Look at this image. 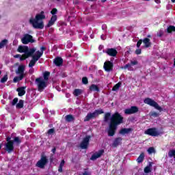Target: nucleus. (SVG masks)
I'll return each instance as SVG.
<instances>
[{
    "mask_svg": "<svg viewBox=\"0 0 175 175\" xmlns=\"http://www.w3.org/2000/svg\"><path fill=\"white\" fill-rule=\"evenodd\" d=\"M36 52V48L30 49L29 53H25L20 57V61H25L27 58H29V57H32L33 54Z\"/></svg>",
    "mask_w": 175,
    "mask_h": 175,
    "instance_id": "10",
    "label": "nucleus"
},
{
    "mask_svg": "<svg viewBox=\"0 0 175 175\" xmlns=\"http://www.w3.org/2000/svg\"><path fill=\"white\" fill-rule=\"evenodd\" d=\"M122 83L121 82H118L116 83L113 88H112V91H118L120 90V87H121Z\"/></svg>",
    "mask_w": 175,
    "mask_h": 175,
    "instance_id": "36",
    "label": "nucleus"
},
{
    "mask_svg": "<svg viewBox=\"0 0 175 175\" xmlns=\"http://www.w3.org/2000/svg\"><path fill=\"white\" fill-rule=\"evenodd\" d=\"M83 94V90L81 89H75L73 92V95L75 96H79Z\"/></svg>",
    "mask_w": 175,
    "mask_h": 175,
    "instance_id": "31",
    "label": "nucleus"
},
{
    "mask_svg": "<svg viewBox=\"0 0 175 175\" xmlns=\"http://www.w3.org/2000/svg\"><path fill=\"white\" fill-rule=\"evenodd\" d=\"M139 64V62L137 60L131 61L130 64L131 66H133L135 65H137Z\"/></svg>",
    "mask_w": 175,
    "mask_h": 175,
    "instance_id": "49",
    "label": "nucleus"
},
{
    "mask_svg": "<svg viewBox=\"0 0 175 175\" xmlns=\"http://www.w3.org/2000/svg\"><path fill=\"white\" fill-rule=\"evenodd\" d=\"M163 30H159V32L157 33V36L159 38H162V36H163Z\"/></svg>",
    "mask_w": 175,
    "mask_h": 175,
    "instance_id": "46",
    "label": "nucleus"
},
{
    "mask_svg": "<svg viewBox=\"0 0 175 175\" xmlns=\"http://www.w3.org/2000/svg\"><path fill=\"white\" fill-rule=\"evenodd\" d=\"M18 96H24L25 95V87H21L16 89Z\"/></svg>",
    "mask_w": 175,
    "mask_h": 175,
    "instance_id": "23",
    "label": "nucleus"
},
{
    "mask_svg": "<svg viewBox=\"0 0 175 175\" xmlns=\"http://www.w3.org/2000/svg\"><path fill=\"white\" fill-rule=\"evenodd\" d=\"M57 15L52 16L48 24L46 25V28H50V27H53V25L55 24V21H57Z\"/></svg>",
    "mask_w": 175,
    "mask_h": 175,
    "instance_id": "20",
    "label": "nucleus"
},
{
    "mask_svg": "<svg viewBox=\"0 0 175 175\" xmlns=\"http://www.w3.org/2000/svg\"><path fill=\"white\" fill-rule=\"evenodd\" d=\"M103 113H105V111H103V109H96L94 112L88 113L85 118H84L83 121L84 122H87L90 120L96 118V117H98L99 114H103Z\"/></svg>",
    "mask_w": 175,
    "mask_h": 175,
    "instance_id": "3",
    "label": "nucleus"
},
{
    "mask_svg": "<svg viewBox=\"0 0 175 175\" xmlns=\"http://www.w3.org/2000/svg\"><path fill=\"white\" fill-rule=\"evenodd\" d=\"M135 54H137V55H139V54H142V49H136Z\"/></svg>",
    "mask_w": 175,
    "mask_h": 175,
    "instance_id": "52",
    "label": "nucleus"
},
{
    "mask_svg": "<svg viewBox=\"0 0 175 175\" xmlns=\"http://www.w3.org/2000/svg\"><path fill=\"white\" fill-rule=\"evenodd\" d=\"M53 64H55L56 66H62L64 59L61 57H57L54 59Z\"/></svg>",
    "mask_w": 175,
    "mask_h": 175,
    "instance_id": "21",
    "label": "nucleus"
},
{
    "mask_svg": "<svg viewBox=\"0 0 175 175\" xmlns=\"http://www.w3.org/2000/svg\"><path fill=\"white\" fill-rule=\"evenodd\" d=\"M25 72V66L24 65H20L18 67V70L16 71V75H19V76H23V77H25V74L24 73Z\"/></svg>",
    "mask_w": 175,
    "mask_h": 175,
    "instance_id": "19",
    "label": "nucleus"
},
{
    "mask_svg": "<svg viewBox=\"0 0 175 175\" xmlns=\"http://www.w3.org/2000/svg\"><path fill=\"white\" fill-rule=\"evenodd\" d=\"M171 2H172V3H174L175 0H171Z\"/></svg>",
    "mask_w": 175,
    "mask_h": 175,
    "instance_id": "63",
    "label": "nucleus"
},
{
    "mask_svg": "<svg viewBox=\"0 0 175 175\" xmlns=\"http://www.w3.org/2000/svg\"><path fill=\"white\" fill-rule=\"evenodd\" d=\"M49 163V159H47V156L44 154H41L40 159L36 163V166L39 167L40 169H44L46 167V165Z\"/></svg>",
    "mask_w": 175,
    "mask_h": 175,
    "instance_id": "4",
    "label": "nucleus"
},
{
    "mask_svg": "<svg viewBox=\"0 0 175 175\" xmlns=\"http://www.w3.org/2000/svg\"><path fill=\"white\" fill-rule=\"evenodd\" d=\"M133 131V129L132 128H123L120 130L119 133L120 135H128L129 133H131Z\"/></svg>",
    "mask_w": 175,
    "mask_h": 175,
    "instance_id": "22",
    "label": "nucleus"
},
{
    "mask_svg": "<svg viewBox=\"0 0 175 175\" xmlns=\"http://www.w3.org/2000/svg\"><path fill=\"white\" fill-rule=\"evenodd\" d=\"M21 42L23 44H28L29 43H35V40H33V37L31 34L26 33L21 39Z\"/></svg>",
    "mask_w": 175,
    "mask_h": 175,
    "instance_id": "8",
    "label": "nucleus"
},
{
    "mask_svg": "<svg viewBox=\"0 0 175 175\" xmlns=\"http://www.w3.org/2000/svg\"><path fill=\"white\" fill-rule=\"evenodd\" d=\"M107 0H101V2H103V3H105V2H106Z\"/></svg>",
    "mask_w": 175,
    "mask_h": 175,
    "instance_id": "61",
    "label": "nucleus"
},
{
    "mask_svg": "<svg viewBox=\"0 0 175 175\" xmlns=\"http://www.w3.org/2000/svg\"><path fill=\"white\" fill-rule=\"evenodd\" d=\"M2 75V71L0 70V75Z\"/></svg>",
    "mask_w": 175,
    "mask_h": 175,
    "instance_id": "64",
    "label": "nucleus"
},
{
    "mask_svg": "<svg viewBox=\"0 0 175 175\" xmlns=\"http://www.w3.org/2000/svg\"><path fill=\"white\" fill-rule=\"evenodd\" d=\"M49 77H50V72L45 71L43 74V78L45 81H49Z\"/></svg>",
    "mask_w": 175,
    "mask_h": 175,
    "instance_id": "33",
    "label": "nucleus"
},
{
    "mask_svg": "<svg viewBox=\"0 0 175 175\" xmlns=\"http://www.w3.org/2000/svg\"><path fill=\"white\" fill-rule=\"evenodd\" d=\"M8 40L7 39H4L3 40H1V42H0V49H3V46H6V44H8Z\"/></svg>",
    "mask_w": 175,
    "mask_h": 175,
    "instance_id": "37",
    "label": "nucleus"
},
{
    "mask_svg": "<svg viewBox=\"0 0 175 175\" xmlns=\"http://www.w3.org/2000/svg\"><path fill=\"white\" fill-rule=\"evenodd\" d=\"M44 51H46V47L42 46L40 48V51H36V55H37L39 58H40L42 57V55H43V53H44Z\"/></svg>",
    "mask_w": 175,
    "mask_h": 175,
    "instance_id": "24",
    "label": "nucleus"
},
{
    "mask_svg": "<svg viewBox=\"0 0 175 175\" xmlns=\"http://www.w3.org/2000/svg\"><path fill=\"white\" fill-rule=\"evenodd\" d=\"M148 154H152L153 152H155V148H154V147H150L148 149Z\"/></svg>",
    "mask_w": 175,
    "mask_h": 175,
    "instance_id": "44",
    "label": "nucleus"
},
{
    "mask_svg": "<svg viewBox=\"0 0 175 175\" xmlns=\"http://www.w3.org/2000/svg\"><path fill=\"white\" fill-rule=\"evenodd\" d=\"M65 118L67 122H73L75 121V116L72 114L66 116Z\"/></svg>",
    "mask_w": 175,
    "mask_h": 175,
    "instance_id": "27",
    "label": "nucleus"
},
{
    "mask_svg": "<svg viewBox=\"0 0 175 175\" xmlns=\"http://www.w3.org/2000/svg\"><path fill=\"white\" fill-rule=\"evenodd\" d=\"M90 91H94V92H99L100 91V90L99 89V87H98L97 85L92 84L90 86Z\"/></svg>",
    "mask_w": 175,
    "mask_h": 175,
    "instance_id": "25",
    "label": "nucleus"
},
{
    "mask_svg": "<svg viewBox=\"0 0 175 175\" xmlns=\"http://www.w3.org/2000/svg\"><path fill=\"white\" fill-rule=\"evenodd\" d=\"M54 132H55V130L54 129H50L49 130H48V135H53V133H54Z\"/></svg>",
    "mask_w": 175,
    "mask_h": 175,
    "instance_id": "51",
    "label": "nucleus"
},
{
    "mask_svg": "<svg viewBox=\"0 0 175 175\" xmlns=\"http://www.w3.org/2000/svg\"><path fill=\"white\" fill-rule=\"evenodd\" d=\"M64 166H65V160H62L59 166V169H58V172L59 173H62V172H64L63 170V167Z\"/></svg>",
    "mask_w": 175,
    "mask_h": 175,
    "instance_id": "30",
    "label": "nucleus"
},
{
    "mask_svg": "<svg viewBox=\"0 0 175 175\" xmlns=\"http://www.w3.org/2000/svg\"><path fill=\"white\" fill-rule=\"evenodd\" d=\"M1 83H6V81H8V75H4L3 77H2L1 79Z\"/></svg>",
    "mask_w": 175,
    "mask_h": 175,
    "instance_id": "41",
    "label": "nucleus"
},
{
    "mask_svg": "<svg viewBox=\"0 0 175 175\" xmlns=\"http://www.w3.org/2000/svg\"><path fill=\"white\" fill-rule=\"evenodd\" d=\"M24 79V77L23 75H19L18 77H15L13 79L14 83H18V81H21Z\"/></svg>",
    "mask_w": 175,
    "mask_h": 175,
    "instance_id": "34",
    "label": "nucleus"
},
{
    "mask_svg": "<svg viewBox=\"0 0 175 175\" xmlns=\"http://www.w3.org/2000/svg\"><path fill=\"white\" fill-rule=\"evenodd\" d=\"M103 68L105 72H112L113 68H114V64H113L112 62L106 61L104 63Z\"/></svg>",
    "mask_w": 175,
    "mask_h": 175,
    "instance_id": "12",
    "label": "nucleus"
},
{
    "mask_svg": "<svg viewBox=\"0 0 175 175\" xmlns=\"http://www.w3.org/2000/svg\"><path fill=\"white\" fill-rule=\"evenodd\" d=\"M122 144V137H118L115 138L111 144V146L113 148H117L118 146H121Z\"/></svg>",
    "mask_w": 175,
    "mask_h": 175,
    "instance_id": "14",
    "label": "nucleus"
},
{
    "mask_svg": "<svg viewBox=\"0 0 175 175\" xmlns=\"http://www.w3.org/2000/svg\"><path fill=\"white\" fill-rule=\"evenodd\" d=\"M122 69H128V70H132V66L131 63H128L126 64L124 67L122 68Z\"/></svg>",
    "mask_w": 175,
    "mask_h": 175,
    "instance_id": "38",
    "label": "nucleus"
},
{
    "mask_svg": "<svg viewBox=\"0 0 175 175\" xmlns=\"http://www.w3.org/2000/svg\"><path fill=\"white\" fill-rule=\"evenodd\" d=\"M36 84L38 85V90L40 92L43 91L47 87V83H46V81L43 80V78L38 77L36 79Z\"/></svg>",
    "mask_w": 175,
    "mask_h": 175,
    "instance_id": "6",
    "label": "nucleus"
},
{
    "mask_svg": "<svg viewBox=\"0 0 175 175\" xmlns=\"http://www.w3.org/2000/svg\"><path fill=\"white\" fill-rule=\"evenodd\" d=\"M100 38L103 40H105V36H103V35H102L101 36H100Z\"/></svg>",
    "mask_w": 175,
    "mask_h": 175,
    "instance_id": "58",
    "label": "nucleus"
},
{
    "mask_svg": "<svg viewBox=\"0 0 175 175\" xmlns=\"http://www.w3.org/2000/svg\"><path fill=\"white\" fill-rule=\"evenodd\" d=\"M142 43H143V40H139L137 42V49L140 48V46H142Z\"/></svg>",
    "mask_w": 175,
    "mask_h": 175,
    "instance_id": "50",
    "label": "nucleus"
},
{
    "mask_svg": "<svg viewBox=\"0 0 175 175\" xmlns=\"http://www.w3.org/2000/svg\"><path fill=\"white\" fill-rule=\"evenodd\" d=\"M14 57L15 58H18V57H21V55L18 54V55H16Z\"/></svg>",
    "mask_w": 175,
    "mask_h": 175,
    "instance_id": "59",
    "label": "nucleus"
},
{
    "mask_svg": "<svg viewBox=\"0 0 175 175\" xmlns=\"http://www.w3.org/2000/svg\"><path fill=\"white\" fill-rule=\"evenodd\" d=\"M5 140H6L7 143H14V141L12 140V137H10V136L7 137Z\"/></svg>",
    "mask_w": 175,
    "mask_h": 175,
    "instance_id": "48",
    "label": "nucleus"
},
{
    "mask_svg": "<svg viewBox=\"0 0 175 175\" xmlns=\"http://www.w3.org/2000/svg\"><path fill=\"white\" fill-rule=\"evenodd\" d=\"M53 157H50V162H53Z\"/></svg>",
    "mask_w": 175,
    "mask_h": 175,
    "instance_id": "60",
    "label": "nucleus"
},
{
    "mask_svg": "<svg viewBox=\"0 0 175 175\" xmlns=\"http://www.w3.org/2000/svg\"><path fill=\"white\" fill-rule=\"evenodd\" d=\"M82 83H83V84H85V85L88 84V78H87V77H83Z\"/></svg>",
    "mask_w": 175,
    "mask_h": 175,
    "instance_id": "43",
    "label": "nucleus"
},
{
    "mask_svg": "<svg viewBox=\"0 0 175 175\" xmlns=\"http://www.w3.org/2000/svg\"><path fill=\"white\" fill-rule=\"evenodd\" d=\"M17 102H18V98H14L12 102V105L15 106V105H17Z\"/></svg>",
    "mask_w": 175,
    "mask_h": 175,
    "instance_id": "45",
    "label": "nucleus"
},
{
    "mask_svg": "<svg viewBox=\"0 0 175 175\" xmlns=\"http://www.w3.org/2000/svg\"><path fill=\"white\" fill-rule=\"evenodd\" d=\"M46 18V15H44V12L42 11L40 14H37L35 18H31L29 19V23L35 29H43L44 28V23L40 21L41 20H44Z\"/></svg>",
    "mask_w": 175,
    "mask_h": 175,
    "instance_id": "2",
    "label": "nucleus"
},
{
    "mask_svg": "<svg viewBox=\"0 0 175 175\" xmlns=\"http://www.w3.org/2000/svg\"><path fill=\"white\" fill-rule=\"evenodd\" d=\"M1 148H2V144H0V151Z\"/></svg>",
    "mask_w": 175,
    "mask_h": 175,
    "instance_id": "62",
    "label": "nucleus"
},
{
    "mask_svg": "<svg viewBox=\"0 0 175 175\" xmlns=\"http://www.w3.org/2000/svg\"><path fill=\"white\" fill-rule=\"evenodd\" d=\"M17 51L18 53H25V54H29V52L31 51V49H29L27 46H21V45H20L18 47Z\"/></svg>",
    "mask_w": 175,
    "mask_h": 175,
    "instance_id": "18",
    "label": "nucleus"
},
{
    "mask_svg": "<svg viewBox=\"0 0 175 175\" xmlns=\"http://www.w3.org/2000/svg\"><path fill=\"white\" fill-rule=\"evenodd\" d=\"M91 139V135H87L85 138L83 139L82 142L80 144V147L82 150H87L88 146H90V139Z\"/></svg>",
    "mask_w": 175,
    "mask_h": 175,
    "instance_id": "9",
    "label": "nucleus"
},
{
    "mask_svg": "<svg viewBox=\"0 0 175 175\" xmlns=\"http://www.w3.org/2000/svg\"><path fill=\"white\" fill-rule=\"evenodd\" d=\"M145 135H148L149 136L155 137L157 136H159V135H161V133L158 131V129L157 128L153 127L148 129L146 131H145Z\"/></svg>",
    "mask_w": 175,
    "mask_h": 175,
    "instance_id": "7",
    "label": "nucleus"
},
{
    "mask_svg": "<svg viewBox=\"0 0 175 175\" xmlns=\"http://www.w3.org/2000/svg\"><path fill=\"white\" fill-rule=\"evenodd\" d=\"M150 116L154 118L159 117V113L155 111H152L150 113Z\"/></svg>",
    "mask_w": 175,
    "mask_h": 175,
    "instance_id": "40",
    "label": "nucleus"
},
{
    "mask_svg": "<svg viewBox=\"0 0 175 175\" xmlns=\"http://www.w3.org/2000/svg\"><path fill=\"white\" fill-rule=\"evenodd\" d=\"M12 142H14V144L16 143V144H21V139H20V137H15Z\"/></svg>",
    "mask_w": 175,
    "mask_h": 175,
    "instance_id": "39",
    "label": "nucleus"
},
{
    "mask_svg": "<svg viewBox=\"0 0 175 175\" xmlns=\"http://www.w3.org/2000/svg\"><path fill=\"white\" fill-rule=\"evenodd\" d=\"M144 173H150L151 172V168L150 167H146L144 170Z\"/></svg>",
    "mask_w": 175,
    "mask_h": 175,
    "instance_id": "47",
    "label": "nucleus"
},
{
    "mask_svg": "<svg viewBox=\"0 0 175 175\" xmlns=\"http://www.w3.org/2000/svg\"><path fill=\"white\" fill-rule=\"evenodd\" d=\"M34 71H35V70H33V68L30 69V70H29V75H33V73Z\"/></svg>",
    "mask_w": 175,
    "mask_h": 175,
    "instance_id": "54",
    "label": "nucleus"
},
{
    "mask_svg": "<svg viewBox=\"0 0 175 175\" xmlns=\"http://www.w3.org/2000/svg\"><path fill=\"white\" fill-rule=\"evenodd\" d=\"M144 102V103H146V105H149V106H152V107H154V109H156L157 110H159V111L160 112L163 111L162 107L159 106V105L157 104V103L155 102V100H152V98H145Z\"/></svg>",
    "mask_w": 175,
    "mask_h": 175,
    "instance_id": "5",
    "label": "nucleus"
},
{
    "mask_svg": "<svg viewBox=\"0 0 175 175\" xmlns=\"http://www.w3.org/2000/svg\"><path fill=\"white\" fill-rule=\"evenodd\" d=\"M156 3H161V0H154Z\"/></svg>",
    "mask_w": 175,
    "mask_h": 175,
    "instance_id": "57",
    "label": "nucleus"
},
{
    "mask_svg": "<svg viewBox=\"0 0 175 175\" xmlns=\"http://www.w3.org/2000/svg\"><path fill=\"white\" fill-rule=\"evenodd\" d=\"M17 109H23L24 107V100H19L18 103L16 105Z\"/></svg>",
    "mask_w": 175,
    "mask_h": 175,
    "instance_id": "32",
    "label": "nucleus"
},
{
    "mask_svg": "<svg viewBox=\"0 0 175 175\" xmlns=\"http://www.w3.org/2000/svg\"><path fill=\"white\" fill-rule=\"evenodd\" d=\"M111 118V113L110 112H107L105 113L104 116V122H109L110 119Z\"/></svg>",
    "mask_w": 175,
    "mask_h": 175,
    "instance_id": "26",
    "label": "nucleus"
},
{
    "mask_svg": "<svg viewBox=\"0 0 175 175\" xmlns=\"http://www.w3.org/2000/svg\"><path fill=\"white\" fill-rule=\"evenodd\" d=\"M124 123V117L118 112H115L112 114L110 118L109 129L107 131L108 136L113 137L116 135L118 125Z\"/></svg>",
    "mask_w": 175,
    "mask_h": 175,
    "instance_id": "1",
    "label": "nucleus"
},
{
    "mask_svg": "<svg viewBox=\"0 0 175 175\" xmlns=\"http://www.w3.org/2000/svg\"><path fill=\"white\" fill-rule=\"evenodd\" d=\"M31 57H32V59L29 63V68H33V66H35V65L36 64V62H38V61L40 59V57H39V56H37L36 55H33Z\"/></svg>",
    "mask_w": 175,
    "mask_h": 175,
    "instance_id": "16",
    "label": "nucleus"
},
{
    "mask_svg": "<svg viewBox=\"0 0 175 175\" xmlns=\"http://www.w3.org/2000/svg\"><path fill=\"white\" fill-rule=\"evenodd\" d=\"M147 167H149L150 169H151L152 167V163L150 162L149 165L148 166H146Z\"/></svg>",
    "mask_w": 175,
    "mask_h": 175,
    "instance_id": "56",
    "label": "nucleus"
},
{
    "mask_svg": "<svg viewBox=\"0 0 175 175\" xmlns=\"http://www.w3.org/2000/svg\"><path fill=\"white\" fill-rule=\"evenodd\" d=\"M139 111V107L136 106H131V108L126 109L124 110V114L126 115H131V114H135Z\"/></svg>",
    "mask_w": 175,
    "mask_h": 175,
    "instance_id": "13",
    "label": "nucleus"
},
{
    "mask_svg": "<svg viewBox=\"0 0 175 175\" xmlns=\"http://www.w3.org/2000/svg\"><path fill=\"white\" fill-rule=\"evenodd\" d=\"M167 33H172V32H175V26L170 25L167 29Z\"/></svg>",
    "mask_w": 175,
    "mask_h": 175,
    "instance_id": "35",
    "label": "nucleus"
},
{
    "mask_svg": "<svg viewBox=\"0 0 175 175\" xmlns=\"http://www.w3.org/2000/svg\"><path fill=\"white\" fill-rule=\"evenodd\" d=\"M144 157H145L144 152H142L138 157V158L137 159V163H142L143 161H144Z\"/></svg>",
    "mask_w": 175,
    "mask_h": 175,
    "instance_id": "29",
    "label": "nucleus"
},
{
    "mask_svg": "<svg viewBox=\"0 0 175 175\" xmlns=\"http://www.w3.org/2000/svg\"><path fill=\"white\" fill-rule=\"evenodd\" d=\"M105 53L107 55H109V57H117V54H118L117 49L113 48L107 49Z\"/></svg>",
    "mask_w": 175,
    "mask_h": 175,
    "instance_id": "17",
    "label": "nucleus"
},
{
    "mask_svg": "<svg viewBox=\"0 0 175 175\" xmlns=\"http://www.w3.org/2000/svg\"><path fill=\"white\" fill-rule=\"evenodd\" d=\"M57 13H58V10H57V8H53L51 11V14H52V16H56L55 14H57Z\"/></svg>",
    "mask_w": 175,
    "mask_h": 175,
    "instance_id": "42",
    "label": "nucleus"
},
{
    "mask_svg": "<svg viewBox=\"0 0 175 175\" xmlns=\"http://www.w3.org/2000/svg\"><path fill=\"white\" fill-rule=\"evenodd\" d=\"M53 154L54 155V154H55V151H57V148L54 147L52 150H51Z\"/></svg>",
    "mask_w": 175,
    "mask_h": 175,
    "instance_id": "53",
    "label": "nucleus"
},
{
    "mask_svg": "<svg viewBox=\"0 0 175 175\" xmlns=\"http://www.w3.org/2000/svg\"><path fill=\"white\" fill-rule=\"evenodd\" d=\"M105 152V150L103 149L98 150V152H95L90 157L91 161H96L98 158H100L102 155H103V153Z\"/></svg>",
    "mask_w": 175,
    "mask_h": 175,
    "instance_id": "15",
    "label": "nucleus"
},
{
    "mask_svg": "<svg viewBox=\"0 0 175 175\" xmlns=\"http://www.w3.org/2000/svg\"><path fill=\"white\" fill-rule=\"evenodd\" d=\"M143 43H144L145 44V47L146 49H148V47H150L151 46V43L150 42V38H146L143 40Z\"/></svg>",
    "mask_w": 175,
    "mask_h": 175,
    "instance_id": "28",
    "label": "nucleus"
},
{
    "mask_svg": "<svg viewBox=\"0 0 175 175\" xmlns=\"http://www.w3.org/2000/svg\"><path fill=\"white\" fill-rule=\"evenodd\" d=\"M4 150L7 151L8 154L13 152L14 151V142H6L4 145Z\"/></svg>",
    "mask_w": 175,
    "mask_h": 175,
    "instance_id": "11",
    "label": "nucleus"
},
{
    "mask_svg": "<svg viewBox=\"0 0 175 175\" xmlns=\"http://www.w3.org/2000/svg\"><path fill=\"white\" fill-rule=\"evenodd\" d=\"M83 175H91V173L88 172V171H85V172L83 173Z\"/></svg>",
    "mask_w": 175,
    "mask_h": 175,
    "instance_id": "55",
    "label": "nucleus"
}]
</instances>
